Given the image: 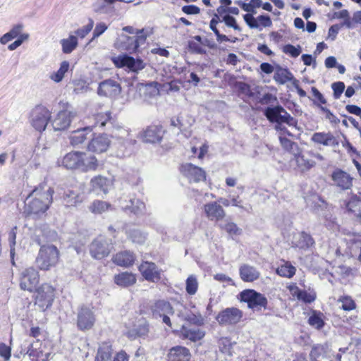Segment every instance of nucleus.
Returning <instances> with one entry per match:
<instances>
[{"instance_id":"nucleus-34","label":"nucleus","mask_w":361,"mask_h":361,"mask_svg":"<svg viewBox=\"0 0 361 361\" xmlns=\"http://www.w3.org/2000/svg\"><path fill=\"white\" fill-rule=\"evenodd\" d=\"M149 333V324L144 319L140 320L137 326L129 331L128 336L132 338H145Z\"/></svg>"},{"instance_id":"nucleus-36","label":"nucleus","mask_w":361,"mask_h":361,"mask_svg":"<svg viewBox=\"0 0 361 361\" xmlns=\"http://www.w3.org/2000/svg\"><path fill=\"white\" fill-rule=\"evenodd\" d=\"M23 29V25L22 24H17L10 30L9 32L4 34L2 37H0V43L1 44H6L8 42L12 39L18 37L20 35H22V30Z\"/></svg>"},{"instance_id":"nucleus-61","label":"nucleus","mask_w":361,"mask_h":361,"mask_svg":"<svg viewBox=\"0 0 361 361\" xmlns=\"http://www.w3.org/2000/svg\"><path fill=\"white\" fill-rule=\"evenodd\" d=\"M16 226L11 229L8 233V242L10 245V254L13 257L15 255V245L16 239Z\"/></svg>"},{"instance_id":"nucleus-27","label":"nucleus","mask_w":361,"mask_h":361,"mask_svg":"<svg viewBox=\"0 0 361 361\" xmlns=\"http://www.w3.org/2000/svg\"><path fill=\"white\" fill-rule=\"evenodd\" d=\"M81 152L73 151L66 154L62 160V165L68 169L80 170Z\"/></svg>"},{"instance_id":"nucleus-33","label":"nucleus","mask_w":361,"mask_h":361,"mask_svg":"<svg viewBox=\"0 0 361 361\" xmlns=\"http://www.w3.org/2000/svg\"><path fill=\"white\" fill-rule=\"evenodd\" d=\"M114 282L119 286L128 287L136 283V277L132 273L122 272L114 276Z\"/></svg>"},{"instance_id":"nucleus-57","label":"nucleus","mask_w":361,"mask_h":361,"mask_svg":"<svg viewBox=\"0 0 361 361\" xmlns=\"http://www.w3.org/2000/svg\"><path fill=\"white\" fill-rule=\"evenodd\" d=\"M88 21L89 22L87 25H86L83 27L78 29L75 32L76 35L79 37L84 38L92 30L94 26V20L92 18H89Z\"/></svg>"},{"instance_id":"nucleus-31","label":"nucleus","mask_w":361,"mask_h":361,"mask_svg":"<svg viewBox=\"0 0 361 361\" xmlns=\"http://www.w3.org/2000/svg\"><path fill=\"white\" fill-rule=\"evenodd\" d=\"M181 334L184 338L192 341H197L204 336L205 332L198 327H187L183 325Z\"/></svg>"},{"instance_id":"nucleus-48","label":"nucleus","mask_w":361,"mask_h":361,"mask_svg":"<svg viewBox=\"0 0 361 361\" xmlns=\"http://www.w3.org/2000/svg\"><path fill=\"white\" fill-rule=\"evenodd\" d=\"M128 238L134 243L143 244L147 239V235L138 229H133L128 231Z\"/></svg>"},{"instance_id":"nucleus-7","label":"nucleus","mask_w":361,"mask_h":361,"mask_svg":"<svg viewBox=\"0 0 361 361\" xmlns=\"http://www.w3.org/2000/svg\"><path fill=\"white\" fill-rule=\"evenodd\" d=\"M111 240L103 236H99L94 239L90 245L91 256L97 259H101L107 257L111 250Z\"/></svg>"},{"instance_id":"nucleus-10","label":"nucleus","mask_w":361,"mask_h":361,"mask_svg":"<svg viewBox=\"0 0 361 361\" xmlns=\"http://www.w3.org/2000/svg\"><path fill=\"white\" fill-rule=\"evenodd\" d=\"M243 317L241 310L236 307H228L221 311L216 316V321L221 325H235Z\"/></svg>"},{"instance_id":"nucleus-2","label":"nucleus","mask_w":361,"mask_h":361,"mask_svg":"<svg viewBox=\"0 0 361 361\" xmlns=\"http://www.w3.org/2000/svg\"><path fill=\"white\" fill-rule=\"evenodd\" d=\"M59 252L56 246L46 245L40 247L36 258L37 267L41 270H49L58 263Z\"/></svg>"},{"instance_id":"nucleus-19","label":"nucleus","mask_w":361,"mask_h":361,"mask_svg":"<svg viewBox=\"0 0 361 361\" xmlns=\"http://www.w3.org/2000/svg\"><path fill=\"white\" fill-rule=\"evenodd\" d=\"M120 85L113 80H106L99 83L98 94L105 97H116L120 94Z\"/></svg>"},{"instance_id":"nucleus-11","label":"nucleus","mask_w":361,"mask_h":361,"mask_svg":"<svg viewBox=\"0 0 361 361\" xmlns=\"http://www.w3.org/2000/svg\"><path fill=\"white\" fill-rule=\"evenodd\" d=\"M39 282L38 271L33 267H29L20 274V287L23 290L32 292Z\"/></svg>"},{"instance_id":"nucleus-44","label":"nucleus","mask_w":361,"mask_h":361,"mask_svg":"<svg viewBox=\"0 0 361 361\" xmlns=\"http://www.w3.org/2000/svg\"><path fill=\"white\" fill-rule=\"evenodd\" d=\"M296 269L290 262H286L276 269V273L283 277L292 278L295 274Z\"/></svg>"},{"instance_id":"nucleus-49","label":"nucleus","mask_w":361,"mask_h":361,"mask_svg":"<svg viewBox=\"0 0 361 361\" xmlns=\"http://www.w3.org/2000/svg\"><path fill=\"white\" fill-rule=\"evenodd\" d=\"M320 312H313L308 319V323L310 326L317 329H320L324 325V320Z\"/></svg>"},{"instance_id":"nucleus-40","label":"nucleus","mask_w":361,"mask_h":361,"mask_svg":"<svg viewBox=\"0 0 361 361\" xmlns=\"http://www.w3.org/2000/svg\"><path fill=\"white\" fill-rule=\"evenodd\" d=\"M111 208V204L105 201L94 200L88 207L89 210L94 214H101Z\"/></svg>"},{"instance_id":"nucleus-13","label":"nucleus","mask_w":361,"mask_h":361,"mask_svg":"<svg viewBox=\"0 0 361 361\" xmlns=\"http://www.w3.org/2000/svg\"><path fill=\"white\" fill-rule=\"evenodd\" d=\"M113 61L116 67H127L133 72H137L145 68V63L141 59H135L126 54L114 58Z\"/></svg>"},{"instance_id":"nucleus-62","label":"nucleus","mask_w":361,"mask_h":361,"mask_svg":"<svg viewBox=\"0 0 361 361\" xmlns=\"http://www.w3.org/2000/svg\"><path fill=\"white\" fill-rule=\"evenodd\" d=\"M280 142L282 147L288 151H293L298 148V145L285 137H279Z\"/></svg>"},{"instance_id":"nucleus-60","label":"nucleus","mask_w":361,"mask_h":361,"mask_svg":"<svg viewBox=\"0 0 361 361\" xmlns=\"http://www.w3.org/2000/svg\"><path fill=\"white\" fill-rule=\"evenodd\" d=\"M335 99H339L345 90V84L343 82H336L331 85Z\"/></svg>"},{"instance_id":"nucleus-56","label":"nucleus","mask_w":361,"mask_h":361,"mask_svg":"<svg viewBox=\"0 0 361 361\" xmlns=\"http://www.w3.org/2000/svg\"><path fill=\"white\" fill-rule=\"evenodd\" d=\"M183 317L184 319L190 324L199 326L203 324L204 319L200 314L196 315L193 313L190 312L184 314Z\"/></svg>"},{"instance_id":"nucleus-20","label":"nucleus","mask_w":361,"mask_h":361,"mask_svg":"<svg viewBox=\"0 0 361 361\" xmlns=\"http://www.w3.org/2000/svg\"><path fill=\"white\" fill-rule=\"evenodd\" d=\"M110 145V140L106 135H98L94 136L89 142L87 149L94 153L106 152Z\"/></svg>"},{"instance_id":"nucleus-55","label":"nucleus","mask_w":361,"mask_h":361,"mask_svg":"<svg viewBox=\"0 0 361 361\" xmlns=\"http://www.w3.org/2000/svg\"><path fill=\"white\" fill-rule=\"evenodd\" d=\"M243 19L250 28H255L258 29L259 30H262V28L260 27L257 21V18H255L252 13H247L244 15Z\"/></svg>"},{"instance_id":"nucleus-25","label":"nucleus","mask_w":361,"mask_h":361,"mask_svg":"<svg viewBox=\"0 0 361 361\" xmlns=\"http://www.w3.org/2000/svg\"><path fill=\"white\" fill-rule=\"evenodd\" d=\"M80 165L81 171H96L99 166V161L94 156L81 152Z\"/></svg>"},{"instance_id":"nucleus-38","label":"nucleus","mask_w":361,"mask_h":361,"mask_svg":"<svg viewBox=\"0 0 361 361\" xmlns=\"http://www.w3.org/2000/svg\"><path fill=\"white\" fill-rule=\"evenodd\" d=\"M274 79L276 82L283 85L291 81L293 75L288 69L279 67L274 73Z\"/></svg>"},{"instance_id":"nucleus-5","label":"nucleus","mask_w":361,"mask_h":361,"mask_svg":"<svg viewBox=\"0 0 361 361\" xmlns=\"http://www.w3.org/2000/svg\"><path fill=\"white\" fill-rule=\"evenodd\" d=\"M50 119V111L42 105H37L33 108L29 117L30 125L40 133L45 130Z\"/></svg>"},{"instance_id":"nucleus-32","label":"nucleus","mask_w":361,"mask_h":361,"mask_svg":"<svg viewBox=\"0 0 361 361\" xmlns=\"http://www.w3.org/2000/svg\"><path fill=\"white\" fill-rule=\"evenodd\" d=\"M92 131L90 126L85 127L80 129H78L72 132L70 135L71 144L73 146H78L84 142L86 140V135Z\"/></svg>"},{"instance_id":"nucleus-54","label":"nucleus","mask_w":361,"mask_h":361,"mask_svg":"<svg viewBox=\"0 0 361 361\" xmlns=\"http://www.w3.org/2000/svg\"><path fill=\"white\" fill-rule=\"evenodd\" d=\"M326 353V347L322 345H317L314 346L312 348V350L310 353V360L312 361H315L317 358L323 356V355Z\"/></svg>"},{"instance_id":"nucleus-42","label":"nucleus","mask_w":361,"mask_h":361,"mask_svg":"<svg viewBox=\"0 0 361 361\" xmlns=\"http://www.w3.org/2000/svg\"><path fill=\"white\" fill-rule=\"evenodd\" d=\"M61 44L63 53L70 54L76 48L78 39L74 35H70L68 38L61 39Z\"/></svg>"},{"instance_id":"nucleus-8","label":"nucleus","mask_w":361,"mask_h":361,"mask_svg":"<svg viewBox=\"0 0 361 361\" xmlns=\"http://www.w3.org/2000/svg\"><path fill=\"white\" fill-rule=\"evenodd\" d=\"M241 300L247 304V307L253 310H260L267 305V298L254 290H245L240 293Z\"/></svg>"},{"instance_id":"nucleus-28","label":"nucleus","mask_w":361,"mask_h":361,"mask_svg":"<svg viewBox=\"0 0 361 361\" xmlns=\"http://www.w3.org/2000/svg\"><path fill=\"white\" fill-rule=\"evenodd\" d=\"M168 357L169 361H189L190 354L186 348L176 346L171 349Z\"/></svg>"},{"instance_id":"nucleus-3","label":"nucleus","mask_w":361,"mask_h":361,"mask_svg":"<svg viewBox=\"0 0 361 361\" xmlns=\"http://www.w3.org/2000/svg\"><path fill=\"white\" fill-rule=\"evenodd\" d=\"M264 116L271 123L277 124L286 123L289 126L295 127L297 120L290 116L281 105L268 106L264 111Z\"/></svg>"},{"instance_id":"nucleus-52","label":"nucleus","mask_w":361,"mask_h":361,"mask_svg":"<svg viewBox=\"0 0 361 361\" xmlns=\"http://www.w3.org/2000/svg\"><path fill=\"white\" fill-rule=\"evenodd\" d=\"M257 101L262 105L273 104L277 102V98L275 95L271 93H266L264 94H258Z\"/></svg>"},{"instance_id":"nucleus-47","label":"nucleus","mask_w":361,"mask_h":361,"mask_svg":"<svg viewBox=\"0 0 361 361\" xmlns=\"http://www.w3.org/2000/svg\"><path fill=\"white\" fill-rule=\"evenodd\" d=\"M346 207L348 211L355 213L357 216H361V200L358 197H353Z\"/></svg>"},{"instance_id":"nucleus-35","label":"nucleus","mask_w":361,"mask_h":361,"mask_svg":"<svg viewBox=\"0 0 361 361\" xmlns=\"http://www.w3.org/2000/svg\"><path fill=\"white\" fill-rule=\"evenodd\" d=\"M314 244V240L312 237L305 233L301 232L298 236L295 238V245L300 249L307 250L312 247Z\"/></svg>"},{"instance_id":"nucleus-4","label":"nucleus","mask_w":361,"mask_h":361,"mask_svg":"<svg viewBox=\"0 0 361 361\" xmlns=\"http://www.w3.org/2000/svg\"><path fill=\"white\" fill-rule=\"evenodd\" d=\"M112 128V137L117 139L121 142L122 147H124L123 150L121 149L117 152V157H125L129 156L130 150H128V148L133 146L136 140L131 137L128 129L118 125H113Z\"/></svg>"},{"instance_id":"nucleus-53","label":"nucleus","mask_w":361,"mask_h":361,"mask_svg":"<svg viewBox=\"0 0 361 361\" xmlns=\"http://www.w3.org/2000/svg\"><path fill=\"white\" fill-rule=\"evenodd\" d=\"M219 347L220 350L224 353L231 354V349L233 345V343L227 337L221 338L219 340Z\"/></svg>"},{"instance_id":"nucleus-58","label":"nucleus","mask_w":361,"mask_h":361,"mask_svg":"<svg viewBox=\"0 0 361 361\" xmlns=\"http://www.w3.org/2000/svg\"><path fill=\"white\" fill-rule=\"evenodd\" d=\"M283 51L286 54H289L292 57H298L300 53H301V47L300 46H298V47H294L292 44H286L283 48Z\"/></svg>"},{"instance_id":"nucleus-46","label":"nucleus","mask_w":361,"mask_h":361,"mask_svg":"<svg viewBox=\"0 0 361 361\" xmlns=\"http://www.w3.org/2000/svg\"><path fill=\"white\" fill-rule=\"evenodd\" d=\"M130 209V212L136 215L142 214L145 212V203L139 199L130 200V205L126 207V209Z\"/></svg>"},{"instance_id":"nucleus-59","label":"nucleus","mask_w":361,"mask_h":361,"mask_svg":"<svg viewBox=\"0 0 361 361\" xmlns=\"http://www.w3.org/2000/svg\"><path fill=\"white\" fill-rule=\"evenodd\" d=\"M29 37L30 35L28 33H23L18 37V39L15 42L8 45V49L10 51H13L16 49L23 43V42L27 40Z\"/></svg>"},{"instance_id":"nucleus-24","label":"nucleus","mask_w":361,"mask_h":361,"mask_svg":"<svg viewBox=\"0 0 361 361\" xmlns=\"http://www.w3.org/2000/svg\"><path fill=\"white\" fill-rule=\"evenodd\" d=\"M239 273L241 279L245 282H252L260 276V272L255 267L247 264L240 267Z\"/></svg>"},{"instance_id":"nucleus-41","label":"nucleus","mask_w":361,"mask_h":361,"mask_svg":"<svg viewBox=\"0 0 361 361\" xmlns=\"http://www.w3.org/2000/svg\"><path fill=\"white\" fill-rule=\"evenodd\" d=\"M111 354V346L108 343H103L98 349L95 361H110Z\"/></svg>"},{"instance_id":"nucleus-18","label":"nucleus","mask_w":361,"mask_h":361,"mask_svg":"<svg viewBox=\"0 0 361 361\" xmlns=\"http://www.w3.org/2000/svg\"><path fill=\"white\" fill-rule=\"evenodd\" d=\"M287 288L292 297L305 303H311L316 299V293L314 291L307 292L302 290L297 286L296 283H290Z\"/></svg>"},{"instance_id":"nucleus-12","label":"nucleus","mask_w":361,"mask_h":361,"mask_svg":"<svg viewBox=\"0 0 361 361\" xmlns=\"http://www.w3.org/2000/svg\"><path fill=\"white\" fill-rule=\"evenodd\" d=\"M96 321L95 315L92 308L82 306L78 312L77 324L80 330L90 329Z\"/></svg>"},{"instance_id":"nucleus-64","label":"nucleus","mask_w":361,"mask_h":361,"mask_svg":"<svg viewBox=\"0 0 361 361\" xmlns=\"http://www.w3.org/2000/svg\"><path fill=\"white\" fill-rule=\"evenodd\" d=\"M341 308L345 311L353 310L355 308V302L349 297H345L341 300Z\"/></svg>"},{"instance_id":"nucleus-15","label":"nucleus","mask_w":361,"mask_h":361,"mask_svg":"<svg viewBox=\"0 0 361 361\" xmlns=\"http://www.w3.org/2000/svg\"><path fill=\"white\" fill-rule=\"evenodd\" d=\"M181 172L190 182L197 183L206 179L205 171L202 168L190 163L182 165Z\"/></svg>"},{"instance_id":"nucleus-26","label":"nucleus","mask_w":361,"mask_h":361,"mask_svg":"<svg viewBox=\"0 0 361 361\" xmlns=\"http://www.w3.org/2000/svg\"><path fill=\"white\" fill-rule=\"evenodd\" d=\"M311 140L324 146H337L338 145V140L331 133H315L312 135Z\"/></svg>"},{"instance_id":"nucleus-37","label":"nucleus","mask_w":361,"mask_h":361,"mask_svg":"<svg viewBox=\"0 0 361 361\" xmlns=\"http://www.w3.org/2000/svg\"><path fill=\"white\" fill-rule=\"evenodd\" d=\"M63 200L66 207H75L82 202V197L79 193L68 190L64 193Z\"/></svg>"},{"instance_id":"nucleus-51","label":"nucleus","mask_w":361,"mask_h":361,"mask_svg":"<svg viewBox=\"0 0 361 361\" xmlns=\"http://www.w3.org/2000/svg\"><path fill=\"white\" fill-rule=\"evenodd\" d=\"M219 226L224 229L230 235H238L242 233V229L238 228L233 222H228L224 225L221 224Z\"/></svg>"},{"instance_id":"nucleus-23","label":"nucleus","mask_w":361,"mask_h":361,"mask_svg":"<svg viewBox=\"0 0 361 361\" xmlns=\"http://www.w3.org/2000/svg\"><path fill=\"white\" fill-rule=\"evenodd\" d=\"M164 135V130L160 126H150L147 127L142 133L143 142L147 143L159 142Z\"/></svg>"},{"instance_id":"nucleus-29","label":"nucleus","mask_w":361,"mask_h":361,"mask_svg":"<svg viewBox=\"0 0 361 361\" xmlns=\"http://www.w3.org/2000/svg\"><path fill=\"white\" fill-rule=\"evenodd\" d=\"M136 37H128L125 35L124 37L130 42V46L126 47V51L129 53H133L137 51L140 44H142L145 42L147 36L144 35V30H139L136 32Z\"/></svg>"},{"instance_id":"nucleus-14","label":"nucleus","mask_w":361,"mask_h":361,"mask_svg":"<svg viewBox=\"0 0 361 361\" xmlns=\"http://www.w3.org/2000/svg\"><path fill=\"white\" fill-rule=\"evenodd\" d=\"M76 114L69 111H59L51 121V126L54 130H64L67 129L73 121Z\"/></svg>"},{"instance_id":"nucleus-63","label":"nucleus","mask_w":361,"mask_h":361,"mask_svg":"<svg viewBox=\"0 0 361 361\" xmlns=\"http://www.w3.org/2000/svg\"><path fill=\"white\" fill-rule=\"evenodd\" d=\"M221 21H224L228 27H233L235 30H240V27L236 23L235 18L230 15L224 16Z\"/></svg>"},{"instance_id":"nucleus-6","label":"nucleus","mask_w":361,"mask_h":361,"mask_svg":"<svg viewBox=\"0 0 361 361\" xmlns=\"http://www.w3.org/2000/svg\"><path fill=\"white\" fill-rule=\"evenodd\" d=\"M150 309L155 319H161L163 323L171 327L170 316L173 315L174 310L169 302L158 300L151 305Z\"/></svg>"},{"instance_id":"nucleus-30","label":"nucleus","mask_w":361,"mask_h":361,"mask_svg":"<svg viewBox=\"0 0 361 361\" xmlns=\"http://www.w3.org/2000/svg\"><path fill=\"white\" fill-rule=\"evenodd\" d=\"M135 259L133 253L129 251H123L114 256L113 262L118 266L128 267L133 265Z\"/></svg>"},{"instance_id":"nucleus-17","label":"nucleus","mask_w":361,"mask_h":361,"mask_svg":"<svg viewBox=\"0 0 361 361\" xmlns=\"http://www.w3.org/2000/svg\"><path fill=\"white\" fill-rule=\"evenodd\" d=\"M142 276L148 281L158 282L161 279V271L153 262H143L139 267Z\"/></svg>"},{"instance_id":"nucleus-1","label":"nucleus","mask_w":361,"mask_h":361,"mask_svg":"<svg viewBox=\"0 0 361 361\" xmlns=\"http://www.w3.org/2000/svg\"><path fill=\"white\" fill-rule=\"evenodd\" d=\"M53 194L54 190L50 187L46 188L45 185H39L35 188L30 195L33 197L28 204L30 213H44L52 202Z\"/></svg>"},{"instance_id":"nucleus-45","label":"nucleus","mask_w":361,"mask_h":361,"mask_svg":"<svg viewBox=\"0 0 361 361\" xmlns=\"http://www.w3.org/2000/svg\"><path fill=\"white\" fill-rule=\"evenodd\" d=\"M93 118L94 120V126L104 127L108 122L113 126V123L111 122L112 117L110 111L98 113L93 116Z\"/></svg>"},{"instance_id":"nucleus-16","label":"nucleus","mask_w":361,"mask_h":361,"mask_svg":"<svg viewBox=\"0 0 361 361\" xmlns=\"http://www.w3.org/2000/svg\"><path fill=\"white\" fill-rule=\"evenodd\" d=\"M333 185L342 190L350 189L353 185V178L347 172L337 169L331 174Z\"/></svg>"},{"instance_id":"nucleus-9","label":"nucleus","mask_w":361,"mask_h":361,"mask_svg":"<svg viewBox=\"0 0 361 361\" xmlns=\"http://www.w3.org/2000/svg\"><path fill=\"white\" fill-rule=\"evenodd\" d=\"M54 298V288L48 283H44L37 290L35 305L44 311L51 306Z\"/></svg>"},{"instance_id":"nucleus-21","label":"nucleus","mask_w":361,"mask_h":361,"mask_svg":"<svg viewBox=\"0 0 361 361\" xmlns=\"http://www.w3.org/2000/svg\"><path fill=\"white\" fill-rule=\"evenodd\" d=\"M111 180L102 176H97L92 178L90 182V190L97 195L106 194L111 186Z\"/></svg>"},{"instance_id":"nucleus-39","label":"nucleus","mask_w":361,"mask_h":361,"mask_svg":"<svg viewBox=\"0 0 361 361\" xmlns=\"http://www.w3.org/2000/svg\"><path fill=\"white\" fill-rule=\"evenodd\" d=\"M294 159L297 163V166L302 171L310 170L316 164L314 160L309 159L300 153L294 154Z\"/></svg>"},{"instance_id":"nucleus-50","label":"nucleus","mask_w":361,"mask_h":361,"mask_svg":"<svg viewBox=\"0 0 361 361\" xmlns=\"http://www.w3.org/2000/svg\"><path fill=\"white\" fill-rule=\"evenodd\" d=\"M198 288V282L195 275H190L186 280V292L189 295H195Z\"/></svg>"},{"instance_id":"nucleus-22","label":"nucleus","mask_w":361,"mask_h":361,"mask_svg":"<svg viewBox=\"0 0 361 361\" xmlns=\"http://www.w3.org/2000/svg\"><path fill=\"white\" fill-rule=\"evenodd\" d=\"M204 212L210 221H218L224 218L226 213L223 207L216 202H212L204 205Z\"/></svg>"},{"instance_id":"nucleus-43","label":"nucleus","mask_w":361,"mask_h":361,"mask_svg":"<svg viewBox=\"0 0 361 361\" xmlns=\"http://www.w3.org/2000/svg\"><path fill=\"white\" fill-rule=\"evenodd\" d=\"M69 69V63L66 61L61 62L59 69L52 73L49 78L55 82H60Z\"/></svg>"}]
</instances>
